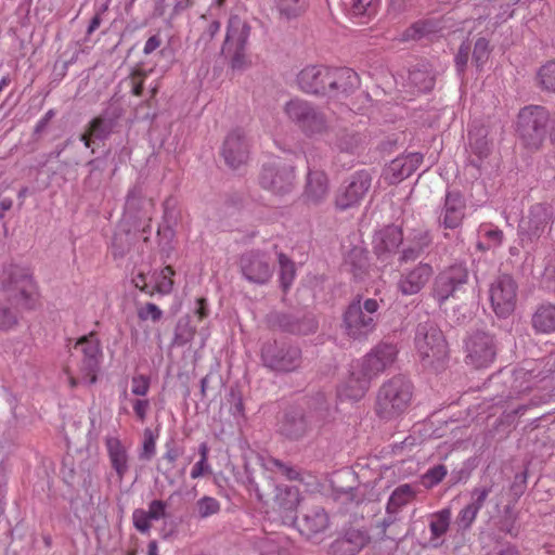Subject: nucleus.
Returning <instances> with one entry per match:
<instances>
[{
    "mask_svg": "<svg viewBox=\"0 0 555 555\" xmlns=\"http://www.w3.org/2000/svg\"><path fill=\"white\" fill-rule=\"evenodd\" d=\"M147 77V73L142 68H135L130 74L131 92L135 96H140L143 93L144 81Z\"/></svg>",
    "mask_w": 555,
    "mask_h": 555,
    "instance_id": "nucleus-46",
    "label": "nucleus"
},
{
    "mask_svg": "<svg viewBox=\"0 0 555 555\" xmlns=\"http://www.w3.org/2000/svg\"><path fill=\"white\" fill-rule=\"evenodd\" d=\"M250 143L244 129H232L225 137L222 156L231 168H238L249 158Z\"/></svg>",
    "mask_w": 555,
    "mask_h": 555,
    "instance_id": "nucleus-15",
    "label": "nucleus"
},
{
    "mask_svg": "<svg viewBox=\"0 0 555 555\" xmlns=\"http://www.w3.org/2000/svg\"><path fill=\"white\" fill-rule=\"evenodd\" d=\"M132 283L134 284V286L140 289L141 292L145 293V294H149V295H154V292H153V285L151 286L147 282H146V276L144 273H138L133 279H132Z\"/></svg>",
    "mask_w": 555,
    "mask_h": 555,
    "instance_id": "nucleus-57",
    "label": "nucleus"
},
{
    "mask_svg": "<svg viewBox=\"0 0 555 555\" xmlns=\"http://www.w3.org/2000/svg\"><path fill=\"white\" fill-rule=\"evenodd\" d=\"M491 490H492L491 485L475 487L472 491V500L473 501H472L470 505H473L478 511H480L481 507L483 506L489 493L491 492Z\"/></svg>",
    "mask_w": 555,
    "mask_h": 555,
    "instance_id": "nucleus-48",
    "label": "nucleus"
},
{
    "mask_svg": "<svg viewBox=\"0 0 555 555\" xmlns=\"http://www.w3.org/2000/svg\"><path fill=\"white\" fill-rule=\"evenodd\" d=\"M134 527L142 533L149 532L151 529V519L144 509H135L132 515Z\"/></svg>",
    "mask_w": 555,
    "mask_h": 555,
    "instance_id": "nucleus-50",
    "label": "nucleus"
},
{
    "mask_svg": "<svg viewBox=\"0 0 555 555\" xmlns=\"http://www.w3.org/2000/svg\"><path fill=\"white\" fill-rule=\"evenodd\" d=\"M162 44V39L159 36L157 35H154L152 37H150L146 42H145V46L143 48V52L144 54H151L153 53L156 49H158Z\"/></svg>",
    "mask_w": 555,
    "mask_h": 555,
    "instance_id": "nucleus-61",
    "label": "nucleus"
},
{
    "mask_svg": "<svg viewBox=\"0 0 555 555\" xmlns=\"http://www.w3.org/2000/svg\"><path fill=\"white\" fill-rule=\"evenodd\" d=\"M297 85L306 93L343 100L359 87V76L346 67L308 66L298 74Z\"/></svg>",
    "mask_w": 555,
    "mask_h": 555,
    "instance_id": "nucleus-1",
    "label": "nucleus"
},
{
    "mask_svg": "<svg viewBox=\"0 0 555 555\" xmlns=\"http://www.w3.org/2000/svg\"><path fill=\"white\" fill-rule=\"evenodd\" d=\"M300 356V350L297 347L278 349L275 344H267L261 350L264 365L280 372H291L298 367Z\"/></svg>",
    "mask_w": 555,
    "mask_h": 555,
    "instance_id": "nucleus-16",
    "label": "nucleus"
},
{
    "mask_svg": "<svg viewBox=\"0 0 555 555\" xmlns=\"http://www.w3.org/2000/svg\"><path fill=\"white\" fill-rule=\"evenodd\" d=\"M469 273L464 264H453L436 276L431 289L433 297L441 306L450 298H457L465 292Z\"/></svg>",
    "mask_w": 555,
    "mask_h": 555,
    "instance_id": "nucleus-8",
    "label": "nucleus"
},
{
    "mask_svg": "<svg viewBox=\"0 0 555 555\" xmlns=\"http://www.w3.org/2000/svg\"><path fill=\"white\" fill-rule=\"evenodd\" d=\"M111 125L102 116L93 118L89 127L81 134L80 140L86 147H90L95 140H103L111 133Z\"/></svg>",
    "mask_w": 555,
    "mask_h": 555,
    "instance_id": "nucleus-30",
    "label": "nucleus"
},
{
    "mask_svg": "<svg viewBox=\"0 0 555 555\" xmlns=\"http://www.w3.org/2000/svg\"><path fill=\"white\" fill-rule=\"evenodd\" d=\"M359 144V138L354 134H346L340 139L337 146L340 151L352 152Z\"/></svg>",
    "mask_w": 555,
    "mask_h": 555,
    "instance_id": "nucleus-56",
    "label": "nucleus"
},
{
    "mask_svg": "<svg viewBox=\"0 0 555 555\" xmlns=\"http://www.w3.org/2000/svg\"><path fill=\"white\" fill-rule=\"evenodd\" d=\"M431 275V266L418 263L413 269L401 274L398 288L405 296L415 295L426 285Z\"/></svg>",
    "mask_w": 555,
    "mask_h": 555,
    "instance_id": "nucleus-21",
    "label": "nucleus"
},
{
    "mask_svg": "<svg viewBox=\"0 0 555 555\" xmlns=\"http://www.w3.org/2000/svg\"><path fill=\"white\" fill-rule=\"evenodd\" d=\"M371 380L360 364L353 363L348 377L339 385L337 396L341 401H359L369 390Z\"/></svg>",
    "mask_w": 555,
    "mask_h": 555,
    "instance_id": "nucleus-18",
    "label": "nucleus"
},
{
    "mask_svg": "<svg viewBox=\"0 0 555 555\" xmlns=\"http://www.w3.org/2000/svg\"><path fill=\"white\" fill-rule=\"evenodd\" d=\"M397 347L392 344L382 343L377 345L362 361L356 362L373 378L390 366L397 358Z\"/></svg>",
    "mask_w": 555,
    "mask_h": 555,
    "instance_id": "nucleus-17",
    "label": "nucleus"
},
{
    "mask_svg": "<svg viewBox=\"0 0 555 555\" xmlns=\"http://www.w3.org/2000/svg\"><path fill=\"white\" fill-rule=\"evenodd\" d=\"M402 241L401 229L397 225H388L374 235L373 248L378 258L387 259L397 253Z\"/></svg>",
    "mask_w": 555,
    "mask_h": 555,
    "instance_id": "nucleus-20",
    "label": "nucleus"
},
{
    "mask_svg": "<svg viewBox=\"0 0 555 555\" xmlns=\"http://www.w3.org/2000/svg\"><path fill=\"white\" fill-rule=\"evenodd\" d=\"M489 41L486 38L477 39L473 51V62L478 70L483 68L489 60Z\"/></svg>",
    "mask_w": 555,
    "mask_h": 555,
    "instance_id": "nucleus-38",
    "label": "nucleus"
},
{
    "mask_svg": "<svg viewBox=\"0 0 555 555\" xmlns=\"http://www.w3.org/2000/svg\"><path fill=\"white\" fill-rule=\"evenodd\" d=\"M196 314L198 320H204L208 315L207 300L205 298L197 299Z\"/></svg>",
    "mask_w": 555,
    "mask_h": 555,
    "instance_id": "nucleus-64",
    "label": "nucleus"
},
{
    "mask_svg": "<svg viewBox=\"0 0 555 555\" xmlns=\"http://www.w3.org/2000/svg\"><path fill=\"white\" fill-rule=\"evenodd\" d=\"M377 0H351V12L356 16L375 13Z\"/></svg>",
    "mask_w": 555,
    "mask_h": 555,
    "instance_id": "nucleus-45",
    "label": "nucleus"
},
{
    "mask_svg": "<svg viewBox=\"0 0 555 555\" xmlns=\"http://www.w3.org/2000/svg\"><path fill=\"white\" fill-rule=\"evenodd\" d=\"M241 272L250 283L266 284L274 272L270 256L262 251H248L240 260Z\"/></svg>",
    "mask_w": 555,
    "mask_h": 555,
    "instance_id": "nucleus-12",
    "label": "nucleus"
},
{
    "mask_svg": "<svg viewBox=\"0 0 555 555\" xmlns=\"http://www.w3.org/2000/svg\"><path fill=\"white\" fill-rule=\"evenodd\" d=\"M466 363L476 369L487 367L495 358L493 337L485 332L472 334L465 345Z\"/></svg>",
    "mask_w": 555,
    "mask_h": 555,
    "instance_id": "nucleus-13",
    "label": "nucleus"
},
{
    "mask_svg": "<svg viewBox=\"0 0 555 555\" xmlns=\"http://www.w3.org/2000/svg\"><path fill=\"white\" fill-rule=\"evenodd\" d=\"M105 446L107 449L108 457L112 467L121 480L128 472V453L127 449L122 444L119 438L108 437L106 438Z\"/></svg>",
    "mask_w": 555,
    "mask_h": 555,
    "instance_id": "nucleus-26",
    "label": "nucleus"
},
{
    "mask_svg": "<svg viewBox=\"0 0 555 555\" xmlns=\"http://www.w3.org/2000/svg\"><path fill=\"white\" fill-rule=\"evenodd\" d=\"M210 473H211V469L208 464V461L199 460L193 466V468L191 470V477L193 479H197V478L202 477L203 475L210 474Z\"/></svg>",
    "mask_w": 555,
    "mask_h": 555,
    "instance_id": "nucleus-59",
    "label": "nucleus"
},
{
    "mask_svg": "<svg viewBox=\"0 0 555 555\" xmlns=\"http://www.w3.org/2000/svg\"><path fill=\"white\" fill-rule=\"evenodd\" d=\"M533 328L543 334L555 332V305L542 304L532 315Z\"/></svg>",
    "mask_w": 555,
    "mask_h": 555,
    "instance_id": "nucleus-28",
    "label": "nucleus"
},
{
    "mask_svg": "<svg viewBox=\"0 0 555 555\" xmlns=\"http://www.w3.org/2000/svg\"><path fill=\"white\" fill-rule=\"evenodd\" d=\"M535 79L541 90L555 94V59L546 61L539 67Z\"/></svg>",
    "mask_w": 555,
    "mask_h": 555,
    "instance_id": "nucleus-32",
    "label": "nucleus"
},
{
    "mask_svg": "<svg viewBox=\"0 0 555 555\" xmlns=\"http://www.w3.org/2000/svg\"><path fill=\"white\" fill-rule=\"evenodd\" d=\"M470 47L468 43H463L457 54L455 55V66L460 73H463L469 59Z\"/></svg>",
    "mask_w": 555,
    "mask_h": 555,
    "instance_id": "nucleus-53",
    "label": "nucleus"
},
{
    "mask_svg": "<svg viewBox=\"0 0 555 555\" xmlns=\"http://www.w3.org/2000/svg\"><path fill=\"white\" fill-rule=\"evenodd\" d=\"M295 180L296 176L293 166L274 160L263 166L259 181L263 189L282 195L294 189Z\"/></svg>",
    "mask_w": 555,
    "mask_h": 555,
    "instance_id": "nucleus-11",
    "label": "nucleus"
},
{
    "mask_svg": "<svg viewBox=\"0 0 555 555\" xmlns=\"http://www.w3.org/2000/svg\"><path fill=\"white\" fill-rule=\"evenodd\" d=\"M469 146L474 154L480 159L487 157L490 153V144L485 137H478L475 133L469 132Z\"/></svg>",
    "mask_w": 555,
    "mask_h": 555,
    "instance_id": "nucleus-41",
    "label": "nucleus"
},
{
    "mask_svg": "<svg viewBox=\"0 0 555 555\" xmlns=\"http://www.w3.org/2000/svg\"><path fill=\"white\" fill-rule=\"evenodd\" d=\"M180 455H181V452L179 449H177L172 446L166 447V452L163 455V460L167 463L168 469H171L175 466V463L179 459Z\"/></svg>",
    "mask_w": 555,
    "mask_h": 555,
    "instance_id": "nucleus-58",
    "label": "nucleus"
},
{
    "mask_svg": "<svg viewBox=\"0 0 555 555\" xmlns=\"http://www.w3.org/2000/svg\"><path fill=\"white\" fill-rule=\"evenodd\" d=\"M466 203L459 192H448L440 216V222L446 229L461 227L465 217Z\"/></svg>",
    "mask_w": 555,
    "mask_h": 555,
    "instance_id": "nucleus-22",
    "label": "nucleus"
},
{
    "mask_svg": "<svg viewBox=\"0 0 555 555\" xmlns=\"http://www.w3.org/2000/svg\"><path fill=\"white\" fill-rule=\"evenodd\" d=\"M2 285L22 308L34 310L39 306V292L28 270L11 266L3 273Z\"/></svg>",
    "mask_w": 555,
    "mask_h": 555,
    "instance_id": "nucleus-6",
    "label": "nucleus"
},
{
    "mask_svg": "<svg viewBox=\"0 0 555 555\" xmlns=\"http://www.w3.org/2000/svg\"><path fill=\"white\" fill-rule=\"evenodd\" d=\"M412 399V384L403 376H395L379 387L375 412L384 421H395L409 411Z\"/></svg>",
    "mask_w": 555,
    "mask_h": 555,
    "instance_id": "nucleus-3",
    "label": "nucleus"
},
{
    "mask_svg": "<svg viewBox=\"0 0 555 555\" xmlns=\"http://www.w3.org/2000/svg\"><path fill=\"white\" fill-rule=\"evenodd\" d=\"M197 509L201 517L206 518L220 511V503L211 496H204L197 502Z\"/></svg>",
    "mask_w": 555,
    "mask_h": 555,
    "instance_id": "nucleus-43",
    "label": "nucleus"
},
{
    "mask_svg": "<svg viewBox=\"0 0 555 555\" xmlns=\"http://www.w3.org/2000/svg\"><path fill=\"white\" fill-rule=\"evenodd\" d=\"M382 301L374 298H366L363 302L360 299L353 300L344 313L346 334L353 339H361L374 332Z\"/></svg>",
    "mask_w": 555,
    "mask_h": 555,
    "instance_id": "nucleus-5",
    "label": "nucleus"
},
{
    "mask_svg": "<svg viewBox=\"0 0 555 555\" xmlns=\"http://www.w3.org/2000/svg\"><path fill=\"white\" fill-rule=\"evenodd\" d=\"M278 260L280 266V284L283 292L286 293L292 286L296 276L295 263L283 253L279 254Z\"/></svg>",
    "mask_w": 555,
    "mask_h": 555,
    "instance_id": "nucleus-34",
    "label": "nucleus"
},
{
    "mask_svg": "<svg viewBox=\"0 0 555 555\" xmlns=\"http://www.w3.org/2000/svg\"><path fill=\"white\" fill-rule=\"evenodd\" d=\"M548 220L547 208L543 205H535L531 208L528 220H524L520 228L527 229L531 235L539 237L546 228Z\"/></svg>",
    "mask_w": 555,
    "mask_h": 555,
    "instance_id": "nucleus-29",
    "label": "nucleus"
},
{
    "mask_svg": "<svg viewBox=\"0 0 555 555\" xmlns=\"http://www.w3.org/2000/svg\"><path fill=\"white\" fill-rule=\"evenodd\" d=\"M369 542L367 534L359 529L348 530L343 538L337 539L331 545L333 555H354Z\"/></svg>",
    "mask_w": 555,
    "mask_h": 555,
    "instance_id": "nucleus-24",
    "label": "nucleus"
},
{
    "mask_svg": "<svg viewBox=\"0 0 555 555\" xmlns=\"http://www.w3.org/2000/svg\"><path fill=\"white\" fill-rule=\"evenodd\" d=\"M414 240L416 241L415 248L417 249V251H420L424 247L428 246V244L430 243V235L428 231L420 230L417 234H415Z\"/></svg>",
    "mask_w": 555,
    "mask_h": 555,
    "instance_id": "nucleus-60",
    "label": "nucleus"
},
{
    "mask_svg": "<svg viewBox=\"0 0 555 555\" xmlns=\"http://www.w3.org/2000/svg\"><path fill=\"white\" fill-rule=\"evenodd\" d=\"M291 122L296 125L306 135L322 134L327 129V122L311 103L301 99H292L283 108Z\"/></svg>",
    "mask_w": 555,
    "mask_h": 555,
    "instance_id": "nucleus-7",
    "label": "nucleus"
},
{
    "mask_svg": "<svg viewBox=\"0 0 555 555\" xmlns=\"http://www.w3.org/2000/svg\"><path fill=\"white\" fill-rule=\"evenodd\" d=\"M286 493L288 496H291V501L289 504L285 506V508L293 509L299 503V491L297 488H287Z\"/></svg>",
    "mask_w": 555,
    "mask_h": 555,
    "instance_id": "nucleus-63",
    "label": "nucleus"
},
{
    "mask_svg": "<svg viewBox=\"0 0 555 555\" xmlns=\"http://www.w3.org/2000/svg\"><path fill=\"white\" fill-rule=\"evenodd\" d=\"M135 416L140 422H144L150 410V401L147 399H135L132 402Z\"/></svg>",
    "mask_w": 555,
    "mask_h": 555,
    "instance_id": "nucleus-54",
    "label": "nucleus"
},
{
    "mask_svg": "<svg viewBox=\"0 0 555 555\" xmlns=\"http://www.w3.org/2000/svg\"><path fill=\"white\" fill-rule=\"evenodd\" d=\"M327 177L323 171H309L305 196L311 204L321 203L327 195Z\"/></svg>",
    "mask_w": 555,
    "mask_h": 555,
    "instance_id": "nucleus-27",
    "label": "nucleus"
},
{
    "mask_svg": "<svg viewBox=\"0 0 555 555\" xmlns=\"http://www.w3.org/2000/svg\"><path fill=\"white\" fill-rule=\"evenodd\" d=\"M372 178L369 172L362 170L350 177L348 184L341 188L335 197L338 209L345 210L360 205L371 188Z\"/></svg>",
    "mask_w": 555,
    "mask_h": 555,
    "instance_id": "nucleus-14",
    "label": "nucleus"
},
{
    "mask_svg": "<svg viewBox=\"0 0 555 555\" xmlns=\"http://www.w3.org/2000/svg\"><path fill=\"white\" fill-rule=\"evenodd\" d=\"M479 511L473 505L468 504L462 508L456 517V525L461 530H467L472 527L477 518Z\"/></svg>",
    "mask_w": 555,
    "mask_h": 555,
    "instance_id": "nucleus-40",
    "label": "nucleus"
},
{
    "mask_svg": "<svg viewBox=\"0 0 555 555\" xmlns=\"http://www.w3.org/2000/svg\"><path fill=\"white\" fill-rule=\"evenodd\" d=\"M220 30V23L218 21L211 22L207 29L202 35L201 39H204L206 41L211 40L216 34H218Z\"/></svg>",
    "mask_w": 555,
    "mask_h": 555,
    "instance_id": "nucleus-62",
    "label": "nucleus"
},
{
    "mask_svg": "<svg viewBox=\"0 0 555 555\" xmlns=\"http://www.w3.org/2000/svg\"><path fill=\"white\" fill-rule=\"evenodd\" d=\"M279 14L286 20L301 15L307 7L308 0H274Z\"/></svg>",
    "mask_w": 555,
    "mask_h": 555,
    "instance_id": "nucleus-33",
    "label": "nucleus"
},
{
    "mask_svg": "<svg viewBox=\"0 0 555 555\" xmlns=\"http://www.w3.org/2000/svg\"><path fill=\"white\" fill-rule=\"evenodd\" d=\"M144 439L142 450L140 452V459L151 460L156 453V438L150 428H145L143 433Z\"/></svg>",
    "mask_w": 555,
    "mask_h": 555,
    "instance_id": "nucleus-42",
    "label": "nucleus"
},
{
    "mask_svg": "<svg viewBox=\"0 0 555 555\" xmlns=\"http://www.w3.org/2000/svg\"><path fill=\"white\" fill-rule=\"evenodd\" d=\"M173 275L175 270L171 266H166L163 268L158 273H155L153 275L154 279V285H153V292L168 295L171 293L173 288Z\"/></svg>",
    "mask_w": 555,
    "mask_h": 555,
    "instance_id": "nucleus-36",
    "label": "nucleus"
},
{
    "mask_svg": "<svg viewBox=\"0 0 555 555\" xmlns=\"http://www.w3.org/2000/svg\"><path fill=\"white\" fill-rule=\"evenodd\" d=\"M272 464L274 465V467H276L279 469V472L284 475L288 480H298L300 478V474L299 472L292 467V466H288L284 463H282L281 461L279 460H273L272 461Z\"/></svg>",
    "mask_w": 555,
    "mask_h": 555,
    "instance_id": "nucleus-55",
    "label": "nucleus"
},
{
    "mask_svg": "<svg viewBox=\"0 0 555 555\" xmlns=\"http://www.w3.org/2000/svg\"><path fill=\"white\" fill-rule=\"evenodd\" d=\"M250 28L237 16H231L228 24L223 52H230L232 48L245 49Z\"/></svg>",
    "mask_w": 555,
    "mask_h": 555,
    "instance_id": "nucleus-25",
    "label": "nucleus"
},
{
    "mask_svg": "<svg viewBox=\"0 0 555 555\" xmlns=\"http://www.w3.org/2000/svg\"><path fill=\"white\" fill-rule=\"evenodd\" d=\"M231 55V66L233 69H244L248 66L249 61L245 54V49L232 48L229 52Z\"/></svg>",
    "mask_w": 555,
    "mask_h": 555,
    "instance_id": "nucleus-51",
    "label": "nucleus"
},
{
    "mask_svg": "<svg viewBox=\"0 0 555 555\" xmlns=\"http://www.w3.org/2000/svg\"><path fill=\"white\" fill-rule=\"evenodd\" d=\"M151 520H159L166 515V503L160 500H154L149 504L145 511Z\"/></svg>",
    "mask_w": 555,
    "mask_h": 555,
    "instance_id": "nucleus-52",
    "label": "nucleus"
},
{
    "mask_svg": "<svg viewBox=\"0 0 555 555\" xmlns=\"http://www.w3.org/2000/svg\"><path fill=\"white\" fill-rule=\"evenodd\" d=\"M299 531L309 540L322 541L330 528L328 516L320 506L309 508L299 520Z\"/></svg>",
    "mask_w": 555,
    "mask_h": 555,
    "instance_id": "nucleus-19",
    "label": "nucleus"
},
{
    "mask_svg": "<svg viewBox=\"0 0 555 555\" xmlns=\"http://www.w3.org/2000/svg\"><path fill=\"white\" fill-rule=\"evenodd\" d=\"M550 112L541 105L522 107L516 119L515 132L520 144L528 151H539L547 139Z\"/></svg>",
    "mask_w": 555,
    "mask_h": 555,
    "instance_id": "nucleus-4",
    "label": "nucleus"
},
{
    "mask_svg": "<svg viewBox=\"0 0 555 555\" xmlns=\"http://www.w3.org/2000/svg\"><path fill=\"white\" fill-rule=\"evenodd\" d=\"M20 324L17 313L9 306L0 302V333L14 331Z\"/></svg>",
    "mask_w": 555,
    "mask_h": 555,
    "instance_id": "nucleus-37",
    "label": "nucleus"
},
{
    "mask_svg": "<svg viewBox=\"0 0 555 555\" xmlns=\"http://www.w3.org/2000/svg\"><path fill=\"white\" fill-rule=\"evenodd\" d=\"M480 231L483 232L485 237L489 241L488 247H498L502 244L503 232L499 228L482 224Z\"/></svg>",
    "mask_w": 555,
    "mask_h": 555,
    "instance_id": "nucleus-49",
    "label": "nucleus"
},
{
    "mask_svg": "<svg viewBox=\"0 0 555 555\" xmlns=\"http://www.w3.org/2000/svg\"><path fill=\"white\" fill-rule=\"evenodd\" d=\"M448 469L444 465H436L431 468H429L423 476H422V485L426 489H431L433 487L440 483L443 478L447 476Z\"/></svg>",
    "mask_w": 555,
    "mask_h": 555,
    "instance_id": "nucleus-39",
    "label": "nucleus"
},
{
    "mask_svg": "<svg viewBox=\"0 0 555 555\" xmlns=\"http://www.w3.org/2000/svg\"><path fill=\"white\" fill-rule=\"evenodd\" d=\"M451 509L443 508L430 516L429 529L433 538H441L447 533L451 521Z\"/></svg>",
    "mask_w": 555,
    "mask_h": 555,
    "instance_id": "nucleus-35",
    "label": "nucleus"
},
{
    "mask_svg": "<svg viewBox=\"0 0 555 555\" xmlns=\"http://www.w3.org/2000/svg\"><path fill=\"white\" fill-rule=\"evenodd\" d=\"M150 385V377L135 375L131 378V392L135 396L145 397L149 393Z\"/></svg>",
    "mask_w": 555,
    "mask_h": 555,
    "instance_id": "nucleus-47",
    "label": "nucleus"
},
{
    "mask_svg": "<svg viewBox=\"0 0 555 555\" xmlns=\"http://www.w3.org/2000/svg\"><path fill=\"white\" fill-rule=\"evenodd\" d=\"M416 496V491L412 486L404 483L397 487L387 503L388 513H397L401 507L411 503Z\"/></svg>",
    "mask_w": 555,
    "mask_h": 555,
    "instance_id": "nucleus-31",
    "label": "nucleus"
},
{
    "mask_svg": "<svg viewBox=\"0 0 555 555\" xmlns=\"http://www.w3.org/2000/svg\"><path fill=\"white\" fill-rule=\"evenodd\" d=\"M423 163V155L421 153H410L393 159L388 168L390 183L404 180L413 175Z\"/></svg>",
    "mask_w": 555,
    "mask_h": 555,
    "instance_id": "nucleus-23",
    "label": "nucleus"
},
{
    "mask_svg": "<svg viewBox=\"0 0 555 555\" xmlns=\"http://www.w3.org/2000/svg\"><path fill=\"white\" fill-rule=\"evenodd\" d=\"M517 284L511 275H500L489 289V298L494 313L499 318L511 315L517 304Z\"/></svg>",
    "mask_w": 555,
    "mask_h": 555,
    "instance_id": "nucleus-10",
    "label": "nucleus"
},
{
    "mask_svg": "<svg viewBox=\"0 0 555 555\" xmlns=\"http://www.w3.org/2000/svg\"><path fill=\"white\" fill-rule=\"evenodd\" d=\"M137 313L141 321L151 320L153 322H157L163 317V311L153 302H147L144 306L139 307Z\"/></svg>",
    "mask_w": 555,
    "mask_h": 555,
    "instance_id": "nucleus-44",
    "label": "nucleus"
},
{
    "mask_svg": "<svg viewBox=\"0 0 555 555\" xmlns=\"http://www.w3.org/2000/svg\"><path fill=\"white\" fill-rule=\"evenodd\" d=\"M79 354V373L81 379L92 385L98 379V372L102 360V348L95 332L81 336L74 346Z\"/></svg>",
    "mask_w": 555,
    "mask_h": 555,
    "instance_id": "nucleus-9",
    "label": "nucleus"
},
{
    "mask_svg": "<svg viewBox=\"0 0 555 555\" xmlns=\"http://www.w3.org/2000/svg\"><path fill=\"white\" fill-rule=\"evenodd\" d=\"M416 357L426 371L438 373L449 360L448 343L440 328L431 323L420 324L414 338Z\"/></svg>",
    "mask_w": 555,
    "mask_h": 555,
    "instance_id": "nucleus-2",
    "label": "nucleus"
}]
</instances>
